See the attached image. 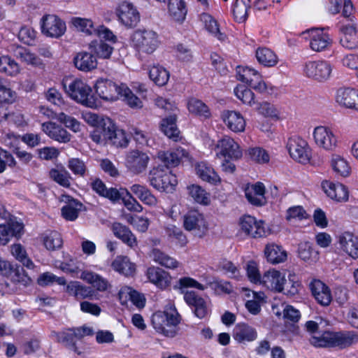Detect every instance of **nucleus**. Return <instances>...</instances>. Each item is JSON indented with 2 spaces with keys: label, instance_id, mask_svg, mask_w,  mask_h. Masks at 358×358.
I'll return each mask as SVG.
<instances>
[{
  "label": "nucleus",
  "instance_id": "nucleus-1",
  "mask_svg": "<svg viewBox=\"0 0 358 358\" xmlns=\"http://www.w3.org/2000/svg\"><path fill=\"white\" fill-rule=\"evenodd\" d=\"M181 317L176 307L167 305L164 311H157L152 316V324L157 332L168 338H174L180 331Z\"/></svg>",
  "mask_w": 358,
  "mask_h": 358
},
{
  "label": "nucleus",
  "instance_id": "nucleus-2",
  "mask_svg": "<svg viewBox=\"0 0 358 358\" xmlns=\"http://www.w3.org/2000/svg\"><path fill=\"white\" fill-rule=\"evenodd\" d=\"M134 48L139 52L152 54L159 45V36L152 29H137L131 36Z\"/></svg>",
  "mask_w": 358,
  "mask_h": 358
},
{
  "label": "nucleus",
  "instance_id": "nucleus-3",
  "mask_svg": "<svg viewBox=\"0 0 358 358\" xmlns=\"http://www.w3.org/2000/svg\"><path fill=\"white\" fill-rule=\"evenodd\" d=\"M63 87L72 99L90 108L96 106L91 87L83 80L76 79L69 84L64 82Z\"/></svg>",
  "mask_w": 358,
  "mask_h": 358
},
{
  "label": "nucleus",
  "instance_id": "nucleus-4",
  "mask_svg": "<svg viewBox=\"0 0 358 358\" xmlns=\"http://www.w3.org/2000/svg\"><path fill=\"white\" fill-rule=\"evenodd\" d=\"M149 182L155 189L171 192L178 184L176 176L169 169L159 166L150 170Z\"/></svg>",
  "mask_w": 358,
  "mask_h": 358
},
{
  "label": "nucleus",
  "instance_id": "nucleus-5",
  "mask_svg": "<svg viewBox=\"0 0 358 358\" xmlns=\"http://www.w3.org/2000/svg\"><path fill=\"white\" fill-rule=\"evenodd\" d=\"M333 65L326 60L309 61L303 67L305 75L318 82L329 80L333 71Z\"/></svg>",
  "mask_w": 358,
  "mask_h": 358
},
{
  "label": "nucleus",
  "instance_id": "nucleus-6",
  "mask_svg": "<svg viewBox=\"0 0 358 358\" xmlns=\"http://www.w3.org/2000/svg\"><path fill=\"white\" fill-rule=\"evenodd\" d=\"M150 160V157L146 152L139 150H131L127 153L125 165L131 173L139 175L145 172Z\"/></svg>",
  "mask_w": 358,
  "mask_h": 358
},
{
  "label": "nucleus",
  "instance_id": "nucleus-7",
  "mask_svg": "<svg viewBox=\"0 0 358 358\" xmlns=\"http://www.w3.org/2000/svg\"><path fill=\"white\" fill-rule=\"evenodd\" d=\"M239 225L241 231L252 238H261L269 234L263 221H258L255 217L250 215L241 217Z\"/></svg>",
  "mask_w": 358,
  "mask_h": 358
},
{
  "label": "nucleus",
  "instance_id": "nucleus-8",
  "mask_svg": "<svg viewBox=\"0 0 358 358\" xmlns=\"http://www.w3.org/2000/svg\"><path fill=\"white\" fill-rule=\"evenodd\" d=\"M41 31L43 34L52 38H59L66 31V24L55 15H45L41 20Z\"/></svg>",
  "mask_w": 358,
  "mask_h": 358
},
{
  "label": "nucleus",
  "instance_id": "nucleus-9",
  "mask_svg": "<svg viewBox=\"0 0 358 358\" xmlns=\"http://www.w3.org/2000/svg\"><path fill=\"white\" fill-rule=\"evenodd\" d=\"M122 84L117 85L113 81L100 78L95 84V90L99 96L106 101H116L121 94Z\"/></svg>",
  "mask_w": 358,
  "mask_h": 358
},
{
  "label": "nucleus",
  "instance_id": "nucleus-10",
  "mask_svg": "<svg viewBox=\"0 0 358 358\" xmlns=\"http://www.w3.org/2000/svg\"><path fill=\"white\" fill-rule=\"evenodd\" d=\"M313 137L315 143L321 148L332 151L337 147V138L331 129L317 126L314 129Z\"/></svg>",
  "mask_w": 358,
  "mask_h": 358
},
{
  "label": "nucleus",
  "instance_id": "nucleus-11",
  "mask_svg": "<svg viewBox=\"0 0 358 358\" xmlns=\"http://www.w3.org/2000/svg\"><path fill=\"white\" fill-rule=\"evenodd\" d=\"M183 225L187 231L197 237H202L207 231V225L202 215L189 212L184 216Z\"/></svg>",
  "mask_w": 358,
  "mask_h": 358
},
{
  "label": "nucleus",
  "instance_id": "nucleus-12",
  "mask_svg": "<svg viewBox=\"0 0 358 358\" xmlns=\"http://www.w3.org/2000/svg\"><path fill=\"white\" fill-rule=\"evenodd\" d=\"M216 147L220 150L217 155L224 159L238 160L242 157L243 153L239 145L229 136H224L218 141Z\"/></svg>",
  "mask_w": 358,
  "mask_h": 358
},
{
  "label": "nucleus",
  "instance_id": "nucleus-13",
  "mask_svg": "<svg viewBox=\"0 0 358 358\" xmlns=\"http://www.w3.org/2000/svg\"><path fill=\"white\" fill-rule=\"evenodd\" d=\"M335 99L340 106L358 110V90L342 87L337 90Z\"/></svg>",
  "mask_w": 358,
  "mask_h": 358
},
{
  "label": "nucleus",
  "instance_id": "nucleus-14",
  "mask_svg": "<svg viewBox=\"0 0 358 358\" xmlns=\"http://www.w3.org/2000/svg\"><path fill=\"white\" fill-rule=\"evenodd\" d=\"M117 15L120 22L127 27H135L140 20L138 12L128 2H123L119 6Z\"/></svg>",
  "mask_w": 358,
  "mask_h": 358
},
{
  "label": "nucleus",
  "instance_id": "nucleus-15",
  "mask_svg": "<svg viewBox=\"0 0 358 358\" xmlns=\"http://www.w3.org/2000/svg\"><path fill=\"white\" fill-rule=\"evenodd\" d=\"M289 153L292 159L301 164H307L310 159V150L303 141H290L288 143Z\"/></svg>",
  "mask_w": 358,
  "mask_h": 358
},
{
  "label": "nucleus",
  "instance_id": "nucleus-16",
  "mask_svg": "<svg viewBox=\"0 0 358 358\" xmlns=\"http://www.w3.org/2000/svg\"><path fill=\"white\" fill-rule=\"evenodd\" d=\"M315 300L323 306H328L332 300L330 289L319 280H313L309 285Z\"/></svg>",
  "mask_w": 358,
  "mask_h": 358
},
{
  "label": "nucleus",
  "instance_id": "nucleus-17",
  "mask_svg": "<svg viewBox=\"0 0 358 358\" xmlns=\"http://www.w3.org/2000/svg\"><path fill=\"white\" fill-rule=\"evenodd\" d=\"M322 188L327 195L333 200L338 202H343L348 199V189L341 183H334L329 181H324L322 182Z\"/></svg>",
  "mask_w": 358,
  "mask_h": 358
},
{
  "label": "nucleus",
  "instance_id": "nucleus-18",
  "mask_svg": "<svg viewBox=\"0 0 358 358\" xmlns=\"http://www.w3.org/2000/svg\"><path fill=\"white\" fill-rule=\"evenodd\" d=\"M73 64L78 70L84 72L91 71L97 67L96 58L92 51L78 52L73 58Z\"/></svg>",
  "mask_w": 358,
  "mask_h": 358
},
{
  "label": "nucleus",
  "instance_id": "nucleus-19",
  "mask_svg": "<svg viewBox=\"0 0 358 358\" xmlns=\"http://www.w3.org/2000/svg\"><path fill=\"white\" fill-rule=\"evenodd\" d=\"M341 248L353 259L358 258V237L346 231L338 236Z\"/></svg>",
  "mask_w": 358,
  "mask_h": 358
},
{
  "label": "nucleus",
  "instance_id": "nucleus-20",
  "mask_svg": "<svg viewBox=\"0 0 358 358\" xmlns=\"http://www.w3.org/2000/svg\"><path fill=\"white\" fill-rule=\"evenodd\" d=\"M308 32L310 34V47L313 51L321 52L331 43L329 35L322 30L312 29Z\"/></svg>",
  "mask_w": 358,
  "mask_h": 358
},
{
  "label": "nucleus",
  "instance_id": "nucleus-21",
  "mask_svg": "<svg viewBox=\"0 0 358 358\" xmlns=\"http://www.w3.org/2000/svg\"><path fill=\"white\" fill-rule=\"evenodd\" d=\"M42 130L52 139L60 143L70 141L71 136L66 129L55 122H48L42 124Z\"/></svg>",
  "mask_w": 358,
  "mask_h": 358
},
{
  "label": "nucleus",
  "instance_id": "nucleus-22",
  "mask_svg": "<svg viewBox=\"0 0 358 358\" xmlns=\"http://www.w3.org/2000/svg\"><path fill=\"white\" fill-rule=\"evenodd\" d=\"M147 276L151 282L162 289L167 287L171 283V277L169 273L159 267L148 268Z\"/></svg>",
  "mask_w": 358,
  "mask_h": 358
},
{
  "label": "nucleus",
  "instance_id": "nucleus-23",
  "mask_svg": "<svg viewBox=\"0 0 358 358\" xmlns=\"http://www.w3.org/2000/svg\"><path fill=\"white\" fill-rule=\"evenodd\" d=\"M284 277L280 271H268L262 276L261 283L268 289L281 292Z\"/></svg>",
  "mask_w": 358,
  "mask_h": 358
},
{
  "label": "nucleus",
  "instance_id": "nucleus-24",
  "mask_svg": "<svg viewBox=\"0 0 358 358\" xmlns=\"http://www.w3.org/2000/svg\"><path fill=\"white\" fill-rule=\"evenodd\" d=\"M186 303L194 307V314L199 318H203L207 314L206 302L203 298L197 295L194 292H186L184 295Z\"/></svg>",
  "mask_w": 358,
  "mask_h": 358
},
{
  "label": "nucleus",
  "instance_id": "nucleus-25",
  "mask_svg": "<svg viewBox=\"0 0 358 358\" xmlns=\"http://www.w3.org/2000/svg\"><path fill=\"white\" fill-rule=\"evenodd\" d=\"M223 120L229 129L234 132L243 131L245 127V121L240 113L236 111H227L223 113Z\"/></svg>",
  "mask_w": 358,
  "mask_h": 358
},
{
  "label": "nucleus",
  "instance_id": "nucleus-26",
  "mask_svg": "<svg viewBox=\"0 0 358 358\" xmlns=\"http://www.w3.org/2000/svg\"><path fill=\"white\" fill-rule=\"evenodd\" d=\"M342 36L340 38L341 45L348 49L358 46V32L354 24L344 26L341 29Z\"/></svg>",
  "mask_w": 358,
  "mask_h": 358
},
{
  "label": "nucleus",
  "instance_id": "nucleus-27",
  "mask_svg": "<svg viewBox=\"0 0 358 358\" xmlns=\"http://www.w3.org/2000/svg\"><path fill=\"white\" fill-rule=\"evenodd\" d=\"M187 153L182 148H177L173 151L159 152L158 158L164 164L166 168L178 166L182 157H186Z\"/></svg>",
  "mask_w": 358,
  "mask_h": 358
},
{
  "label": "nucleus",
  "instance_id": "nucleus-28",
  "mask_svg": "<svg viewBox=\"0 0 358 358\" xmlns=\"http://www.w3.org/2000/svg\"><path fill=\"white\" fill-rule=\"evenodd\" d=\"M112 230L116 237L121 239L130 248H134L137 245V241L135 236L127 226L119 222H115L112 226Z\"/></svg>",
  "mask_w": 358,
  "mask_h": 358
},
{
  "label": "nucleus",
  "instance_id": "nucleus-29",
  "mask_svg": "<svg viewBox=\"0 0 358 358\" xmlns=\"http://www.w3.org/2000/svg\"><path fill=\"white\" fill-rule=\"evenodd\" d=\"M330 339L331 342V348L338 347L339 348L343 349L348 348L354 343L357 340V337L355 334L351 332H331Z\"/></svg>",
  "mask_w": 358,
  "mask_h": 358
},
{
  "label": "nucleus",
  "instance_id": "nucleus-30",
  "mask_svg": "<svg viewBox=\"0 0 358 358\" xmlns=\"http://www.w3.org/2000/svg\"><path fill=\"white\" fill-rule=\"evenodd\" d=\"M149 257L156 263L168 268H176L178 266V262L157 248H152L149 253Z\"/></svg>",
  "mask_w": 358,
  "mask_h": 358
},
{
  "label": "nucleus",
  "instance_id": "nucleus-31",
  "mask_svg": "<svg viewBox=\"0 0 358 358\" xmlns=\"http://www.w3.org/2000/svg\"><path fill=\"white\" fill-rule=\"evenodd\" d=\"M149 257L156 263L168 268H176L178 266V262L157 248H152L149 253Z\"/></svg>",
  "mask_w": 358,
  "mask_h": 358
},
{
  "label": "nucleus",
  "instance_id": "nucleus-32",
  "mask_svg": "<svg viewBox=\"0 0 358 358\" xmlns=\"http://www.w3.org/2000/svg\"><path fill=\"white\" fill-rule=\"evenodd\" d=\"M110 127V132L108 136V143L113 145L117 148H125L129 144V138L126 133L122 129H118L111 120Z\"/></svg>",
  "mask_w": 358,
  "mask_h": 358
},
{
  "label": "nucleus",
  "instance_id": "nucleus-33",
  "mask_svg": "<svg viewBox=\"0 0 358 358\" xmlns=\"http://www.w3.org/2000/svg\"><path fill=\"white\" fill-rule=\"evenodd\" d=\"M298 255L304 262L313 264L319 259V252L313 248L309 242H303L299 245Z\"/></svg>",
  "mask_w": 358,
  "mask_h": 358
},
{
  "label": "nucleus",
  "instance_id": "nucleus-34",
  "mask_svg": "<svg viewBox=\"0 0 358 358\" xmlns=\"http://www.w3.org/2000/svg\"><path fill=\"white\" fill-rule=\"evenodd\" d=\"M111 119H103L100 127H97L91 134V138L96 143H108V136L110 132Z\"/></svg>",
  "mask_w": 358,
  "mask_h": 358
},
{
  "label": "nucleus",
  "instance_id": "nucleus-35",
  "mask_svg": "<svg viewBox=\"0 0 358 358\" xmlns=\"http://www.w3.org/2000/svg\"><path fill=\"white\" fill-rule=\"evenodd\" d=\"M131 191L142 202L149 206H155L157 203L156 197L151 193L150 189L144 185L134 184L131 187Z\"/></svg>",
  "mask_w": 358,
  "mask_h": 358
},
{
  "label": "nucleus",
  "instance_id": "nucleus-36",
  "mask_svg": "<svg viewBox=\"0 0 358 358\" xmlns=\"http://www.w3.org/2000/svg\"><path fill=\"white\" fill-rule=\"evenodd\" d=\"M256 58L260 64L266 67L274 66L278 62L275 53L267 48H259L256 50Z\"/></svg>",
  "mask_w": 358,
  "mask_h": 358
},
{
  "label": "nucleus",
  "instance_id": "nucleus-37",
  "mask_svg": "<svg viewBox=\"0 0 358 358\" xmlns=\"http://www.w3.org/2000/svg\"><path fill=\"white\" fill-rule=\"evenodd\" d=\"M197 176L204 181L212 184H216L220 181V178L214 169L204 162L198 163L195 166Z\"/></svg>",
  "mask_w": 358,
  "mask_h": 358
},
{
  "label": "nucleus",
  "instance_id": "nucleus-38",
  "mask_svg": "<svg viewBox=\"0 0 358 358\" xmlns=\"http://www.w3.org/2000/svg\"><path fill=\"white\" fill-rule=\"evenodd\" d=\"M82 207L83 203L78 201L74 199H69L66 205L61 209L62 215L66 220L73 221L78 217Z\"/></svg>",
  "mask_w": 358,
  "mask_h": 358
},
{
  "label": "nucleus",
  "instance_id": "nucleus-39",
  "mask_svg": "<svg viewBox=\"0 0 358 358\" xmlns=\"http://www.w3.org/2000/svg\"><path fill=\"white\" fill-rule=\"evenodd\" d=\"M51 335L56 338L58 343H62L78 355H81V351H80L76 346L73 334L69 331V329L62 332L53 331Z\"/></svg>",
  "mask_w": 358,
  "mask_h": 358
},
{
  "label": "nucleus",
  "instance_id": "nucleus-40",
  "mask_svg": "<svg viewBox=\"0 0 358 358\" xmlns=\"http://www.w3.org/2000/svg\"><path fill=\"white\" fill-rule=\"evenodd\" d=\"M265 255L268 262L272 264H278L284 262L287 258V253L280 246L275 244H268L264 250Z\"/></svg>",
  "mask_w": 358,
  "mask_h": 358
},
{
  "label": "nucleus",
  "instance_id": "nucleus-41",
  "mask_svg": "<svg viewBox=\"0 0 358 358\" xmlns=\"http://www.w3.org/2000/svg\"><path fill=\"white\" fill-rule=\"evenodd\" d=\"M234 338L239 343L252 341L257 338V332L254 328L245 324H238L234 329Z\"/></svg>",
  "mask_w": 358,
  "mask_h": 358
},
{
  "label": "nucleus",
  "instance_id": "nucleus-42",
  "mask_svg": "<svg viewBox=\"0 0 358 358\" xmlns=\"http://www.w3.org/2000/svg\"><path fill=\"white\" fill-rule=\"evenodd\" d=\"M169 13L176 21H183L187 14L185 3L183 0H169L168 4Z\"/></svg>",
  "mask_w": 358,
  "mask_h": 358
},
{
  "label": "nucleus",
  "instance_id": "nucleus-43",
  "mask_svg": "<svg viewBox=\"0 0 358 358\" xmlns=\"http://www.w3.org/2000/svg\"><path fill=\"white\" fill-rule=\"evenodd\" d=\"M187 108L190 113L203 118H208L210 112L208 107L201 100L190 99L187 103Z\"/></svg>",
  "mask_w": 358,
  "mask_h": 358
},
{
  "label": "nucleus",
  "instance_id": "nucleus-44",
  "mask_svg": "<svg viewBox=\"0 0 358 358\" xmlns=\"http://www.w3.org/2000/svg\"><path fill=\"white\" fill-rule=\"evenodd\" d=\"M80 278L91 284L97 290L103 292L107 289L108 282L100 275L90 271H83Z\"/></svg>",
  "mask_w": 358,
  "mask_h": 358
},
{
  "label": "nucleus",
  "instance_id": "nucleus-45",
  "mask_svg": "<svg viewBox=\"0 0 358 358\" xmlns=\"http://www.w3.org/2000/svg\"><path fill=\"white\" fill-rule=\"evenodd\" d=\"M176 115H171L162 120L161 129L163 133L169 138L177 141L178 138L179 131L176 127Z\"/></svg>",
  "mask_w": 358,
  "mask_h": 358
},
{
  "label": "nucleus",
  "instance_id": "nucleus-46",
  "mask_svg": "<svg viewBox=\"0 0 358 358\" xmlns=\"http://www.w3.org/2000/svg\"><path fill=\"white\" fill-rule=\"evenodd\" d=\"M13 52L17 58L20 59L22 62L27 63V64H31L34 66H43L41 60L38 57L31 53L23 47L17 46L13 50Z\"/></svg>",
  "mask_w": 358,
  "mask_h": 358
},
{
  "label": "nucleus",
  "instance_id": "nucleus-47",
  "mask_svg": "<svg viewBox=\"0 0 358 358\" xmlns=\"http://www.w3.org/2000/svg\"><path fill=\"white\" fill-rule=\"evenodd\" d=\"M331 166L334 172L342 177H347L350 173V166L348 162L340 155H332Z\"/></svg>",
  "mask_w": 358,
  "mask_h": 358
},
{
  "label": "nucleus",
  "instance_id": "nucleus-48",
  "mask_svg": "<svg viewBox=\"0 0 358 358\" xmlns=\"http://www.w3.org/2000/svg\"><path fill=\"white\" fill-rule=\"evenodd\" d=\"M10 252L13 256L27 268L32 269L34 267L33 262L28 257L25 248L20 243L10 246Z\"/></svg>",
  "mask_w": 358,
  "mask_h": 358
},
{
  "label": "nucleus",
  "instance_id": "nucleus-49",
  "mask_svg": "<svg viewBox=\"0 0 358 358\" xmlns=\"http://www.w3.org/2000/svg\"><path fill=\"white\" fill-rule=\"evenodd\" d=\"M150 78L157 85H165L169 79V73L161 66H153L149 71Z\"/></svg>",
  "mask_w": 358,
  "mask_h": 358
},
{
  "label": "nucleus",
  "instance_id": "nucleus-50",
  "mask_svg": "<svg viewBox=\"0 0 358 358\" xmlns=\"http://www.w3.org/2000/svg\"><path fill=\"white\" fill-rule=\"evenodd\" d=\"M250 8V0H236L233 7V14L235 20L238 22H245L248 18V10Z\"/></svg>",
  "mask_w": 358,
  "mask_h": 358
},
{
  "label": "nucleus",
  "instance_id": "nucleus-51",
  "mask_svg": "<svg viewBox=\"0 0 358 358\" xmlns=\"http://www.w3.org/2000/svg\"><path fill=\"white\" fill-rule=\"evenodd\" d=\"M201 20L204 24L206 29L209 33L217 37L220 41H223L224 39L225 36L220 32L217 21L211 15L207 13H203L201 15Z\"/></svg>",
  "mask_w": 358,
  "mask_h": 358
},
{
  "label": "nucleus",
  "instance_id": "nucleus-52",
  "mask_svg": "<svg viewBox=\"0 0 358 358\" xmlns=\"http://www.w3.org/2000/svg\"><path fill=\"white\" fill-rule=\"evenodd\" d=\"M43 245L47 250H55L62 245V239L60 234L55 231L45 232L42 235Z\"/></svg>",
  "mask_w": 358,
  "mask_h": 358
},
{
  "label": "nucleus",
  "instance_id": "nucleus-53",
  "mask_svg": "<svg viewBox=\"0 0 358 358\" xmlns=\"http://www.w3.org/2000/svg\"><path fill=\"white\" fill-rule=\"evenodd\" d=\"M189 195L197 203L208 205L210 203L209 194L201 186L192 185L187 187Z\"/></svg>",
  "mask_w": 358,
  "mask_h": 358
},
{
  "label": "nucleus",
  "instance_id": "nucleus-54",
  "mask_svg": "<svg viewBox=\"0 0 358 358\" xmlns=\"http://www.w3.org/2000/svg\"><path fill=\"white\" fill-rule=\"evenodd\" d=\"M113 269L124 275H130L135 271L134 264L127 257H119L112 263Z\"/></svg>",
  "mask_w": 358,
  "mask_h": 358
},
{
  "label": "nucleus",
  "instance_id": "nucleus-55",
  "mask_svg": "<svg viewBox=\"0 0 358 358\" xmlns=\"http://www.w3.org/2000/svg\"><path fill=\"white\" fill-rule=\"evenodd\" d=\"M120 89L122 92L120 96L123 97V100L129 107L134 109H139L143 107V102L141 99L125 84L122 83Z\"/></svg>",
  "mask_w": 358,
  "mask_h": 358
},
{
  "label": "nucleus",
  "instance_id": "nucleus-56",
  "mask_svg": "<svg viewBox=\"0 0 358 358\" xmlns=\"http://www.w3.org/2000/svg\"><path fill=\"white\" fill-rule=\"evenodd\" d=\"M0 72L14 76L20 73L19 65L8 56L0 57Z\"/></svg>",
  "mask_w": 358,
  "mask_h": 358
},
{
  "label": "nucleus",
  "instance_id": "nucleus-57",
  "mask_svg": "<svg viewBox=\"0 0 358 358\" xmlns=\"http://www.w3.org/2000/svg\"><path fill=\"white\" fill-rule=\"evenodd\" d=\"M120 299L124 296H129V300L138 308H143L145 306V299L138 292L133 290L131 287H125L119 292Z\"/></svg>",
  "mask_w": 358,
  "mask_h": 358
},
{
  "label": "nucleus",
  "instance_id": "nucleus-58",
  "mask_svg": "<svg viewBox=\"0 0 358 358\" xmlns=\"http://www.w3.org/2000/svg\"><path fill=\"white\" fill-rule=\"evenodd\" d=\"M234 92L237 98L243 103L250 106L256 104L254 93L245 85H238L234 90Z\"/></svg>",
  "mask_w": 358,
  "mask_h": 358
},
{
  "label": "nucleus",
  "instance_id": "nucleus-59",
  "mask_svg": "<svg viewBox=\"0 0 358 358\" xmlns=\"http://www.w3.org/2000/svg\"><path fill=\"white\" fill-rule=\"evenodd\" d=\"M72 24L78 31L84 32L87 35H93L96 31V28L90 19L74 17L72 19Z\"/></svg>",
  "mask_w": 358,
  "mask_h": 358
},
{
  "label": "nucleus",
  "instance_id": "nucleus-60",
  "mask_svg": "<svg viewBox=\"0 0 358 358\" xmlns=\"http://www.w3.org/2000/svg\"><path fill=\"white\" fill-rule=\"evenodd\" d=\"M90 49L92 52L94 50L95 54L101 58L108 59L113 52V48L108 44L100 41H92L90 44Z\"/></svg>",
  "mask_w": 358,
  "mask_h": 358
},
{
  "label": "nucleus",
  "instance_id": "nucleus-61",
  "mask_svg": "<svg viewBox=\"0 0 358 358\" xmlns=\"http://www.w3.org/2000/svg\"><path fill=\"white\" fill-rule=\"evenodd\" d=\"M50 178L64 187L71 186L70 174L65 170L52 169L49 173Z\"/></svg>",
  "mask_w": 358,
  "mask_h": 358
},
{
  "label": "nucleus",
  "instance_id": "nucleus-62",
  "mask_svg": "<svg viewBox=\"0 0 358 358\" xmlns=\"http://www.w3.org/2000/svg\"><path fill=\"white\" fill-rule=\"evenodd\" d=\"M68 168L75 176L85 177L87 173V168L83 161L78 158H71L68 161Z\"/></svg>",
  "mask_w": 358,
  "mask_h": 358
},
{
  "label": "nucleus",
  "instance_id": "nucleus-63",
  "mask_svg": "<svg viewBox=\"0 0 358 358\" xmlns=\"http://www.w3.org/2000/svg\"><path fill=\"white\" fill-rule=\"evenodd\" d=\"M250 158L259 164L266 163L269 161V155L266 151L261 148H252L248 150Z\"/></svg>",
  "mask_w": 358,
  "mask_h": 358
},
{
  "label": "nucleus",
  "instance_id": "nucleus-64",
  "mask_svg": "<svg viewBox=\"0 0 358 358\" xmlns=\"http://www.w3.org/2000/svg\"><path fill=\"white\" fill-rule=\"evenodd\" d=\"M38 284L41 286H47L54 282L59 285H64L66 284V280L64 277H57L54 274L47 272L41 275L38 278Z\"/></svg>",
  "mask_w": 358,
  "mask_h": 358
}]
</instances>
